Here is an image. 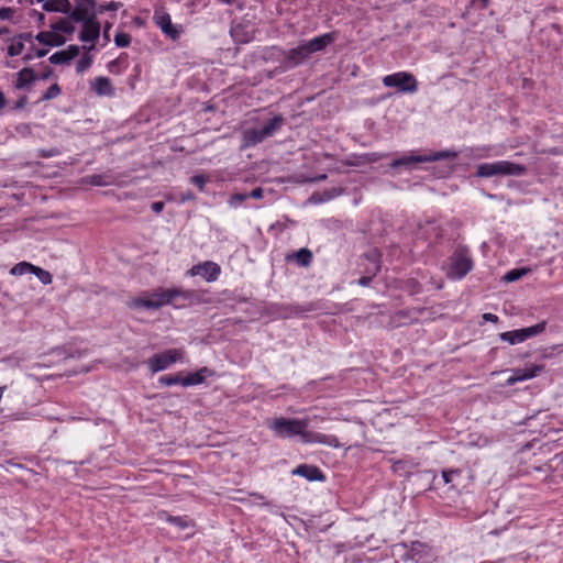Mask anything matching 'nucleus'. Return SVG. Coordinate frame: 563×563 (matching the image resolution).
I'll return each mask as SVG.
<instances>
[{
	"label": "nucleus",
	"mask_w": 563,
	"mask_h": 563,
	"mask_svg": "<svg viewBox=\"0 0 563 563\" xmlns=\"http://www.w3.org/2000/svg\"><path fill=\"white\" fill-rule=\"evenodd\" d=\"M153 22L173 41H177L183 33V26L173 24L170 15L163 9H156L154 11Z\"/></svg>",
	"instance_id": "nucleus-9"
},
{
	"label": "nucleus",
	"mask_w": 563,
	"mask_h": 563,
	"mask_svg": "<svg viewBox=\"0 0 563 563\" xmlns=\"http://www.w3.org/2000/svg\"><path fill=\"white\" fill-rule=\"evenodd\" d=\"M284 118L276 115L269 120L262 129H247L243 132L242 147L254 146L267 137L273 136L284 124Z\"/></svg>",
	"instance_id": "nucleus-3"
},
{
	"label": "nucleus",
	"mask_w": 563,
	"mask_h": 563,
	"mask_svg": "<svg viewBox=\"0 0 563 563\" xmlns=\"http://www.w3.org/2000/svg\"><path fill=\"white\" fill-rule=\"evenodd\" d=\"M334 40L335 37L333 34L327 33L289 49L286 53L287 66L294 67L303 63L310 57L311 54L323 51Z\"/></svg>",
	"instance_id": "nucleus-1"
},
{
	"label": "nucleus",
	"mask_w": 563,
	"mask_h": 563,
	"mask_svg": "<svg viewBox=\"0 0 563 563\" xmlns=\"http://www.w3.org/2000/svg\"><path fill=\"white\" fill-rule=\"evenodd\" d=\"M544 371V365L528 364L525 368H512L511 375L506 380V386H512L519 382L537 377Z\"/></svg>",
	"instance_id": "nucleus-15"
},
{
	"label": "nucleus",
	"mask_w": 563,
	"mask_h": 563,
	"mask_svg": "<svg viewBox=\"0 0 563 563\" xmlns=\"http://www.w3.org/2000/svg\"><path fill=\"white\" fill-rule=\"evenodd\" d=\"M459 474H460L459 471H443L442 472V478H443L445 484H449L452 481V477L454 475H459Z\"/></svg>",
	"instance_id": "nucleus-41"
},
{
	"label": "nucleus",
	"mask_w": 563,
	"mask_h": 563,
	"mask_svg": "<svg viewBox=\"0 0 563 563\" xmlns=\"http://www.w3.org/2000/svg\"><path fill=\"white\" fill-rule=\"evenodd\" d=\"M47 54V51L46 49H38L37 53H36V56L37 57H43Z\"/></svg>",
	"instance_id": "nucleus-52"
},
{
	"label": "nucleus",
	"mask_w": 563,
	"mask_h": 563,
	"mask_svg": "<svg viewBox=\"0 0 563 563\" xmlns=\"http://www.w3.org/2000/svg\"><path fill=\"white\" fill-rule=\"evenodd\" d=\"M191 183L195 184L200 190H203L207 184V177L205 175H195L191 177Z\"/></svg>",
	"instance_id": "nucleus-37"
},
{
	"label": "nucleus",
	"mask_w": 563,
	"mask_h": 563,
	"mask_svg": "<svg viewBox=\"0 0 563 563\" xmlns=\"http://www.w3.org/2000/svg\"><path fill=\"white\" fill-rule=\"evenodd\" d=\"M30 58H31V55H26V56L24 57V59H30Z\"/></svg>",
	"instance_id": "nucleus-55"
},
{
	"label": "nucleus",
	"mask_w": 563,
	"mask_h": 563,
	"mask_svg": "<svg viewBox=\"0 0 563 563\" xmlns=\"http://www.w3.org/2000/svg\"><path fill=\"white\" fill-rule=\"evenodd\" d=\"M46 11H56L67 13L70 10V2L68 0H52L44 4Z\"/></svg>",
	"instance_id": "nucleus-23"
},
{
	"label": "nucleus",
	"mask_w": 563,
	"mask_h": 563,
	"mask_svg": "<svg viewBox=\"0 0 563 563\" xmlns=\"http://www.w3.org/2000/svg\"><path fill=\"white\" fill-rule=\"evenodd\" d=\"M57 38L58 36L52 32H40L36 35V40L40 43L51 46L60 45L63 43V40L57 41Z\"/></svg>",
	"instance_id": "nucleus-26"
},
{
	"label": "nucleus",
	"mask_w": 563,
	"mask_h": 563,
	"mask_svg": "<svg viewBox=\"0 0 563 563\" xmlns=\"http://www.w3.org/2000/svg\"><path fill=\"white\" fill-rule=\"evenodd\" d=\"M263 195H264V191L262 188L257 187L255 189H253L250 194H249V197L250 198H254V199H261L263 198Z\"/></svg>",
	"instance_id": "nucleus-42"
},
{
	"label": "nucleus",
	"mask_w": 563,
	"mask_h": 563,
	"mask_svg": "<svg viewBox=\"0 0 563 563\" xmlns=\"http://www.w3.org/2000/svg\"><path fill=\"white\" fill-rule=\"evenodd\" d=\"M7 98L4 93L0 90V111H2L7 107Z\"/></svg>",
	"instance_id": "nucleus-48"
},
{
	"label": "nucleus",
	"mask_w": 563,
	"mask_h": 563,
	"mask_svg": "<svg viewBox=\"0 0 563 563\" xmlns=\"http://www.w3.org/2000/svg\"><path fill=\"white\" fill-rule=\"evenodd\" d=\"M301 441L306 444L319 443L334 449L341 448V443L335 435L324 434L316 431H309L308 428L301 433Z\"/></svg>",
	"instance_id": "nucleus-16"
},
{
	"label": "nucleus",
	"mask_w": 563,
	"mask_h": 563,
	"mask_svg": "<svg viewBox=\"0 0 563 563\" xmlns=\"http://www.w3.org/2000/svg\"><path fill=\"white\" fill-rule=\"evenodd\" d=\"M292 257L300 266H309L312 261V252L308 249H300Z\"/></svg>",
	"instance_id": "nucleus-27"
},
{
	"label": "nucleus",
	"mask_w": 563,
	"mask_h": 563,
	"mask_svg": "<svg viewBox=\"0 0 563 563\" xmlns=\"http://www.w3.org/2000/svg\"><path fill=\"white\" fill-rule=\"evenodd\" d=\"M34 267L35 265L29 263V262H20L18 264H15L11 269H10V274L11 275H15V276H21V275H24L26 273H32L33 274V271H34Z\"/></svg>",
	"instance_id": "nucleus-28"
},
{
	"label": "nucleus",
	"mask_w": 563,
	"mask_h": 563,
	"mask_svg": "<svg viewBox=\"0 0 563 563\" xmlns=\"http://www.w3.org/2000/svg\"><path fill=\"white\" fill-rule=\"evenodd\" d=\"M117 9H118V3L111 1V2H108L106 5L100 7L99 12H102L103 10L115 11Z\"/></svg>",
	"instance_id": "nucleus-43"
},
{
	"label": "nucleus",
	"mask_w": 563,
	"mask_h": 563,
	"mask_svg": "<svg viewBox=\"0 0 563 563\" xmlns=\"http://www.w3.org/2000/svg\"><path fill=\"white\" fill-rule=\"evenodd\" d=\"M96 0H76L75 8L70 12V18L75 22H86L97 19Z\"/></svg>",
	"instance_id": "nucleus-14"
},
{
	"label": "nucleus",
	"mask_w": 563,
	"mask_h": 563,
	"mask_svg": "<svg viewBox=\"0 0 563 563\" xmlns=\"http://www.w3.org/2000/svg\"><path fill=\"white\" fill-rule=\"evenodd\" d=\"M18 41H31L32 40V34L31 33H22L20 35H18L16 37Z\"/></svg>",
	"instance_id": "nucleus-49"
},
{
	"label": "nucleus",
	"mask_w": 563,
	"mask_h": 563,
	"mask_svg": "<svg viewBox=\"0 0 563 563\" xmlns=\"http://www.w3.org/2000/svg\"><path fill=\"white\" fill-rule=\"evenodd\" d=\"M56 30H60V31H68L65 26V22H60V23H57L55 26H54Z\"/></svg>",
	"instance_id": "nucleus-51"
},
{
	"label": "nucleus",
	"mask_w": 563,
	"mask_h": 563,
	"mask_svg": "<svg viewBox=\"0 0 563 563\" xmlns=\"http://www.w3.org/2000/svg\"><path fill=\"white\" fill-rule=\"evenodd\" d=\"M90 88L96 92L98 96H107L112 97L114 96V88L112 86L111 80L108 77H97L92 81H90Z\"/></svg>",
	"instance_id": "nucleus-18"
},
{
	"label": "nucleus",
	"mask_w": 563,
	"mask_h": 563,
	"mask_svg": "<svg viewBox=\"0 0 563 563\" xmlns=\"http://www.w3.org/2000/svg\"><path fill=\"white\" fill-rule=\"evenodd\" d=\"M14 9L8 7L0 8V20H10L12 19Z\"/></svg>",
	"instance_id": "nucleus-38"
},
{
	"label": "nucleus",
	"mask_w": 563,
	"mask_h": 563,
	"mask_svg": "<svg viewBox=\"0 0 563 563\" xmlns=\"http://www.w3.org/2000/svg\"><path fill=\"white\" fill-rule=\"evenodd\" d=\"M24 49V43L22 41H18L16 38L8 47V54L10 56H18Z\"/></svg>",
	"instance_id": "nucleus-33"
},
{
	"label": "nucleus",
	"mask_w": 563,
	"mask_h": 563,
	"mask_svg": "<svg viewBox=\"0 0 563 563\" xmlns=\"http://www.w3.org/2000/svg\"><path fill=\"white\" fill-rule=\"evenodd\" d=\"M114 64H115V60H112V62L109 64V69H110V70H111L112 65H114Z\"/></svg>",
	"instance_id": "nucleus-54"
},
{
	"label": "nucleus",
	"mask_w": 563,
	"mask_h": 563,
	"mask_svg": "<svg viewBox=\"0 0 563 563\" xmlns=\"http://www.w3.org/2000/svg\"><path fill=\"white\" fill-rule=\"evenodd\" d=\"M79 54L77 45H69L66 49L54 53L49 57V62L55 65L66 64L74 59Z\"/></svg>",
	"instance_id": "nucleus-20"
},
{
	"label": "nucleus",
	"mask_w": 563,
	"mask_h": 563,
	"mask_svg": "<svg viewBox=\"0 0 563 563\" xmlns=\"http://www.w3.org/2000/svg\"><path fill=\"white\" fill-rule=\"evenodd\" d=\"M33 274L44 284L49 285L53 282L52 274L38 266L34 267Z\"/></svg>",
	"instance_id": "nucleus-30"
},
{
	"label": "nucleus",
	"mask_w": 563,
	"mask_h": 563,
	"mask_svg": "<svg viewBox=\"0 0 563 563\" xmlns=\"http://www.w3.org/2000/svg\"><path fill=\"white\" fill-rule=\"evenodd\" d=\"M406 318H407V313L405 311H399L393 316V323L395 325H401L405 323V321H402V319H406Z\"/></svg>",
	"instance_id": "nucleus-39"
},
{
	"label": "nucleus",
	"mask_w": 563,
	"mask_h": 563,
	"mask_svg": "<svg viewBox=\"0 0 563 563\" xmlns=\"http://www.w3.org/2000/svg\"><path fill=\"white\" fill-rule=\"evenodd\" d=\"M527 173V167L509 161H497L493 163L479 164L476 168V176H522Z\"/></svg>",
	"instance_id": "nucleus-2"
},
{
	"label": "nucleus",
	"mask_w": 563,
	"mask_h": 563,
	"mask_svg": "<svg viewBox=\"0 0 563 563\" xmlns=\"http://www.w3.org/2000/svg\"><path fill=\"white\" fill-rule=\"evenodd\" d=\"M383 85L389 88H397L399 92H416L418 81L416 77L408 71H398L387 75L383 78Z\"/></svg>",
	"instance_id": "nucleus-5"
},
{
	"label": "nucleus",
	"mask_w": 563,
	"mask_h": 563,
	"mask_svg": "<svg viewBox=\"0 0 563 563\" xmlns=\"http://www.w3.org/2000/svg\"><path fill=\"white\" fill-rule=\"evenodd\" d=\"M325 178H327V175L323 174V175L318 176L316 179L317 180H324Z\"/></svg>",
	"instance_id": "nucleus-53"
},
{
	"label": "nucleus",
	"mask_w": 563,
	"mask_h": 563,
	"mask_svg": "<svg viewBox=\"0 0 563 563\" xmlns=\"http://www.w3.org/2000/svg\"><path fill=\"white\" fill-rule=\"evenodd\" d=\"M405 562L412 561L415 563H433L434 553L432 549L419 541L412 542L409 550L404 554Z\"/></svg>",
	"instance_id": "nucleus-13"
},
{
	"label": "nucleus",
	"mask_w": 563,
	"mask_h": 563,
	"mask_svg": "<svg viewBox=\"0 0 563 563\" xmlns=\"http://www.w3.org/2000/svg\"><path fill=\"white\" fill-rule=\"evenodd\" d=\"M183 355L184 352L181 350L169 349L148 358L147 364L152 373H157L168 368L172 364L181 360Z\"/></svg>",
	"instance_id": "nucleus-8"
},
{
	"label": "nucleus",
	"mask_w": 563,
	"mask_h": 563,
	"mask_svg": "<svg viewBox=\"0 0 563 563\" xmlns=\"http://www.w3.org/2000/svg\"><path fill=\"white\" fill-rule=\"evenodd\" d=\"M167 521L179 527L180 529H186L189 527V521L184 517L168 516Z\"/></svg>",
	"instance_id": "nucleus-35"
},
{
	"label": "nucleus",
	"mask_w": 563,
	"mask_h": 563,
	"mask_svg": "<svg viewBox=\"0 0 563 563\" xmlns=\"http://www.w3.org/2000/svg\"><path fill=\"white\" fill-rule=\"evenodd\" d=\"M82 23V30L79 34V40L82 42H89L91 43L89 47H87L88 51H91L95 48V44L97 40L100 36V23L97 19L89 20Z\"/></svg>",
	"instance_id": "nucleus-17"
},
{
	"label": "nucleus",
	"mask_w": 563,
	"mask_h": 563,
	"mask_svg": "<svg viewBox=\"0 0 563 563\" xmlns=\"http://www.w3.org/2000/svg\"><path fill=\"white\" fill-rule=\"evenodd\" d=\"M371 282H372V277H369V276H363L358 279V284L361 286H368L371 284Z\"/></svg>",
	"instance_id": "nucleus-47"
},
{
	"label": "nucleus",
	"mask_w": 563,
	"mask_h": 563,
	"mask_svg": "<svg viewBox=\"0 0 563 563\" xmlns=\"http://www.w3.org/2000/svg\"><path fill=\"white\" fill-rule=\"evenodd\" d=\"M249 198L247 194H235L231 197L230 205L241 203Z\"/></svg>",
	"instance_id": "nucleus-40"
},
{
	"label": "nucleus",
	"mask_w": 563,
	"mask_h": 563,
	"mask_svg": "<svg viewBox=\"0 0 563 563\" xmlns=\"http://www.w3.org/2000/svg\"><path fill=\"white\" fill-rule=\"evenodd\" d=\"M483 319L485 321H489V322H493V323H496L498 322V317L494 313H490V312H486L483 314Z\"/></svg>",
	"instance_id": "nucleus-45"
},
{
	"label": "nucleus",
	"mask_w": 563,
	"mask_h": 563,
	"mask_svg": "<svg viewBox=\"0 0 563 563\" xmlns=\"http://www.w3.org/2000/svg\"><path fill=\"white\" fill-rule=\"evenodd\" d=\"M528 272H529V269H526V268L512 269V271H509L507 274H505L503 279L507 283H512V282L520 279Z\"/></svg>",
	"instance_id": "nucleus-29"
},
{
	"label": "nucleus",
	"mask_w": 563,
	"mask_h": 563,
	"mask_svg": "<svg viewBox=\"0 0 563 563\" xmlns=\"http://www.w3.org/2000/svg\"><path fill=\"white\" fill-rule=\"evenodd\" d=\"M184 377L180 376V374L176 375H165L159 378V383L166 386L172 385H183Z\"/></svg>",
	"instance_id": "nucleus-31"
},
{
	"label": "nucleus",
	"mask_w": 563,
	"mask_h": 563,
	"mask_svg": "<svg viewBox=\"0 0 563 563\" xmlns=\"http://www.w3.org/2000/svg\"><path fill=\"white\" fill-rule=\"evenodd\" d=\"M92 64V57L89 56V55H84L78 62H77V66H76V69L79 74L84 73L85 70H87Z\"/></svg>",
	"instance_id": "nucleus-34"
},
{
	"label": "nucleus",
	"mask_w": 563,
	"mask_h": 563,
	"mask_svg": "<svg viewBox=\"0 0 563 563\" xmlns=\"http://www.w3.org/2000/svg\"><path fill=\"white\" fill-rule=\"evenodd\" d=\"M208 369L206 367L188 374L186 377H184L183 386H192V385H199L205 382V373H207Z\"/></svg>",
	"instance_id": "nucleus-25"
},
{
	"label": "nucleus",
	"mask_w": 563,
	"mask_h": 563,
	"mask_svg": "<svg viewBox=\"0 0 563 563\" xmlns=\"http://www.w3.org/2000/svg\"><path fill=\"white\" fill-rule=\"evenodd\" d=\"M292 474L302 476L309 481H323L324 475L314 465L300 464L294 471Z\"/></svg>",
	"instance_id": "nucleus-19"
},
{
	"label": "nucleus",
	"mask_w": 563,
	"mask_h": 563,
	"mask_svg": "<svg viewBox=\"0 0 563 563\" xmlns=\"http://www.w3.org/2000/svg\"><path fill=\"white\" fill-rule=\"evenodd\" d=\"M221 274V266L212 261H205L191 266L186 275L190 277L200 276L207 283H213L218 280Z\"/></svg>",
	"instance_id": "nucleus-10"
},
{
	"label": "nucleus",
	"mask_w": 563,
	"mask_h": 563,
	"mask_svg": "<svg viewBox=\"0 0 563 563\" xmlns=\"http://www.w3.org/2000/svg\"><path fill=\"white\" fill-rule=\"evenodd\" d=\"M268 428L273 430L278 437L290 438L303 433L305 429L309 426V419H288L275 418L267 423Z\"/></svg>",
	"instance_id": "nucleus-4"
},
{
	"label": "nucleus",
	"mask_w": 563,
	"mask_h": 563,
	"mask_svg": "<svg viewBox=\"0 0 563 563\" xmlns=\"http://www.w3.org/2000/svg\"><path fill=\"white\" fill-rule=\"evenodd\" d=\"M85 181L92 186H110L114 183V179L109 175H90L85 178Z\"/></svg>",
	"instance_id": "nucleus-24"
},
{
	"label": "nucleus",
	"mask_w": 563,
	"mask_h": 563,
	"mask_svg": "<svg viewBox=\"0 0 563 563\" xmlns=\"http://www.w3.org/2000/svg\"><path fill=\"white\" fill-rule=\"evenodd\" d=\"M473 268V261L465 251H456L449 258L446 275L452 279H462Z\"/></svg>",
	"instance_id": "nucleus-6"
},
{
	"label": "nucleus",
	"mask_w": 563,
	"mask_h": 563,
	"mask_svg": "<svg viewBox=\"0 0 563 563\" xmlns=\"http://www.w3.org/2000/svg\"><path fill=\"white\" fill-rule=\"evenodd\" d=\"M111 27V24H107L103 31V37L108 42L110 40L109 30Z\"/></svg>",
	"instance_id": "nucleus-50"
},
{
	"label": "nucleus",
	"mask_w": 563,
	"mask_h": 563,
	"mask_svg": "<svg viewBox=\"0 0 563 563\" xmlns=\"http://www.w3.org/2000/svg\"><path fill=\"white\" fill-rule=\"evenodd\" d=\"M163 209H164V202H162V201H156V202H153V203H152V210H153L155 213H159Z\"/></svg>",
	"instance_id": "nucleus-46"
},
{
	"label": "nucleus",
	"mask_w": 563,
	"mask_h": 563,
	"mask_svg": "<svg viewBox=\"0 0 563 563\" xmlns=\"http://www.w3.org/2000/svg\"><path fill=\"white\" fill-rule=\"evenodd\" d=\"M35 80V75L33 69L31 68H23L18 73L16 81L14 84V87L16 89H22L26 85L33 82Z\"/></svg>",
	"instance_id": "nucleus-22"
},
{
	"label": "nucleus",
	"mask_w": 563,
	"mask_h": 563,
	"mask_svg": "<svg viewBox=\"0 0 563 563\" xmlns=\"http://www.w3.org/2000/svg\"><path fill=\"white\" fill-rule=\"evenodd\" d=\"M196 292L194 290H185L178 287L167 288L166 301L168 305H174L177 299L184 301H191Z\"/></svg>",
	"instance_id": "nucleus-21"
},
{
	"label": "nucleus",
	"mask_w": 563,
	"mask_h": 563,
	"mask_svg": "<svg viewBox=\"0 0 563 563\" xmlns=\"http://www.w3.org/2000/svg\"><path fill=\"white\" fill-rule=\"evenodd\" d=\"M114 43L119 47H128L131 43V35L124 32H118L114 36Z\"/></svg>",
	"instance_id": "nucleus-32"
},
{
	"label": "nucleus",
	"mask_w": 563,
	"mask_h": 563,
	"mask_svg": "<svg viewBox=\"0 0 563 563\" xmlns=\"http://www.w3.org/2000/svg\"><path fill=\"white\" fill-rule=\"evenodd\" d=\"M60 93V88L57 84H53L47 90L46 92L43 95V99L44 100H51V99H54L56 98L57 96H59Z\"/></svg>",
	"instance_id": "nucleus-36"
},
{
	"label": "nucleus",
	"mask_w": 563,
	"mask_h": 563,
	"mask_svg": "<svg viewBox=\"0 0 563 563\" xmlns=\"http://www.w3.org/2000/svg\"><path fill=\"white\" fill-rule=\"evenodd\" d=\"M167 288L154 289L147 298H134L131 301L133 308H146V309H159L163 306H167L166 301Z\"/></svg>",
	"instance_id": "nucleus-12"
},
{
	"label": "nucleus",
	"mask_w": 563,
	"mask_h": 563,
	"mask_svg": "<svg viewBox=\"0 0 563 563\" xmlns=\"http://www.w3.org/2000/svg\"><path fill=\"white\" fill-rule=\"evenodd\" d=\"M27 103V98L26 96H22L19 98V100L15 102V106H14V109H23Z\"/></svg>",
	"instance_id": "nucleus-44"
},
{
	"label": "nucleus",
	"mask_w": 563,
	"mask_h": 563,
	"mask_svg": "<svg viewBox=\"0 0 563 563\" xmlns=\"http://www.w3.org/2000/svg\"><path fill=\"white\" fill-rule=\"evenodd\" d=\"M545 325L547 322L542 321L532 327L503 332L499 334V339L515 345L542 333L545 330Z\"/></svg>",
	"instance_id": "nucleus-7"
},
{
	"label": "nucleus",
	"mask_w": 563,
	"mask_h": 563,
	"mask_svg": "<svg viewBox=\"0 0 563 563\" xmlns=\"http://www.w3.org/2000/svg\"><path fill=\"white\" fill-rule=\"evenodd\" d=\"M457 156L456 152L442 151L437 152L433 155H409L404 156L401 158L393 161L390 166L393 168H397L400 166H408L415 163H424V162H434L443 158H455Z\"/></svg>",
	"instance_id": "nucleus-11"
}]
</instances>
